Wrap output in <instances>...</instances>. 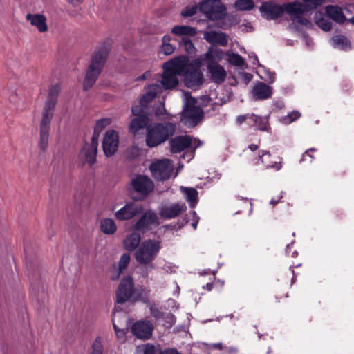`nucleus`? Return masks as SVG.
Listing matches in <instances>:
<instances>
[{"instance_id":"f257e3e1","label":"nucleus","mask_w":354,"mask_h":354,"mask_svg":"<svg viewBox=\"0 0 354 354\" xmlns=\"http://www.w3.org/2000/svg\"><path fill=\"white\" fill-rule=\"evenodd\" d=\"M303 1L304 3L293 2L285 4L283 6L272 1H266L262 3L260 12L264 18L272 20L280 17L284 11H286L293 22L310 27L312 25L311 22L303 15L324 3L325 0H303Z\"/></svg>"},{"instance_id":"f03ea898","label":"nucleus","mask_w":354,"mask_h":354,"mask_svg":"<svg viewBox=\"0 0 354 354\" xmlns=\"http://www.w3.org/2000/svg\"><path fill=\"white\" fill-rule=\"evenodd\" d=\"M186 66L187 62L184 55L176 57L165 62L160 81L162 87L165 90L174 88L179 83L178 77L181 76Z\"/></svg>"},{"instance_id":"7ed1b4c3","label":"nucleus","mask_w":354,"mask_h":354,"mask_svg":"<svg viewBox=\"0 0 354 354\" xmlns=\"http://www.w3.org/2000/svg\"><path fill=\"white\" fill-rule=\"evenodd\" d=\"M176 125L170 122L150 124L147 127L145 142L149 147H156L174 135Z\"/></svg>"},{"instance_id":"20e7f679","label":"nucleus","mask_w":354,"mask_h":354,"mask_svg":"<svg viewBox=\"0 0 354 354\" xmlns=\"http://www.w3.org/2000/svg\"><path fill=\"white\" fill-rule=\"evenodd\" d=\"M108 54V48L102 46L93 55L83 83L85 91L91 88L95 83L105 64Z\"/></svg>"},{"instance_id":"39448f33","label":"nucleus","mask_w":354,"mask_h":354,"mask_svg":"<svg viewBox=\"0 0 354 354\" xmlns=\"http://www.w3.org/2000/svg\"><path fill=\"white\" fill-rule=\"evenodd\" d=\"M160 248L159 241L151 239L144 241L136 250L135 259L140 265L153 268L152 262L156 258Z\"/></svg>"},{"instance_id":"423d86ee","label":"nucleus","mask_w":354,"mask_h":354,"mask_svg":"<svg viewBox=\"0 0 354 354\" xmlns=\"http://www.w3.org/2000/svg\"><path fill=\"white\" fill-rule=\"evenodd\" d=\"M187 66L181 76L184 77L185 84L187 88H198L203 82V75L200 70L201 62L196 59L189 62L185 56Z\"/></svg>"},{"instance_id":"0eeeda50","label":"nucleus","mask_w":354,"mask_h":354,"mask_svg":"<svg viewBox=\"0 0 354 354\" xmlns=\"http://www.w3.org/2000/svg\"><path fill=\"white\" fill-rule=\"evenodd\" d=\"M195 99L187 96L183 107L181 120L188 127L196 126L203 115L202 109L195 106Z\"/></svg>"},{"instance_id":"6e6552de","label":"nucleus","mask_w":354,"mask_h":354,"mask_svg":"<svg viewBox=\"0 0 354 354\" xmlns=\"http://www.w3.org/2000/svg\"><path fill=\"white\" fill-rule=\"evenodd\" d=\"M202 144V141L192 138L190 136H179L169 141V148L172 153H177L190 147L192 149V153L189 159H191L194 156V152L196 149L201 146Z\"/></svg>"},{"instance_id":"1a4fd4ad","label":"nucleus","mask_w":354,"mask_h":354,"mask_svg":"<svg viewBox=\"0 0 354 354\" xmlns=\"http://www.w3.org/2000/svg\"><path fill=\"white\" fill-rule=\"evenodd\" d=\"M199 10L209 19H221L225 14L226 8L219 0H203Z\"/></svg>"},{"instance_id":"9d476101","label":"nucleus","mask_w":354,"mask_h":354,"mask_svg":"<svg viewBox=\"0 0 354 354\" xmlns=\"http://www.w3.org/2000/svg\"><path fill=\"white\" fill-rule=\"evenodd\" d=\"M150 170L155 179L164 181L171 177L174 165L171 160L169 159L159 160L151 165Z\"/></svg>"},{"instance_id":"9b49d317","label":"nucleus","mask_w":354,"mask_h":354,"mask_svg":"<svg viewBox=\"0 0 354 354\" xmlns=\"http://www.w3.org/2000/svg\"><path fill=\"white\" fill-rule=\"evenodd\" d=\"M204 56L208 61L207 68L212 81L216 84L223 83L226 77V71L221 65L213 60L212 50L209 49Z\"/></svg>"},{"instance_id":"f8f14e48","label":"nucleus","mask_w":354,"mask_h":354,"mask_svg":"<svg viewBox=\"0 0 354 354\" xmlns=\"http://www.w3.org/2000/svg\"><path fill=\"white\" fill-rule=\"evenodd\" d=\"M153 330V324L149 320L137 321L131 327L133 335L141 340H148L151 339Z\"/></svg>"},{"instance_id":"ddd939ff","label":"nucleus","mask_w":354,"mask_h":354,"mask_svg":"<svg viewBox=\"0 0 354 354\" xmlns=\"http://www.w3.org/2000/svg\"><path fill=\"white\" fill-rule=\"evenodd\" d=\"M143 211L141 205L129 202L114 213L115 218L120 221L131 220Z\"/></svg>"},{"instance_id":"4468645a","label":"nucleus","mask_w":354,"mask_h":354,"mask_svg":"<svg viewBox=\"0 0 354 354\" xmlns=\"http://www.w3.org/2000/svg\"><path fill=\"white\" fill-rule=\"evenodd\" d=\"M187 210L184 203H165L158 207L159 215L165 219H172Z\"/></svg>"},{"instance_id":"2eb2a0df","label":"nucleus","mask_w":354,"mask_h":354,"mask_svg":"<svg viewBox=\"0 0 354 354\" xmlns=\"http://www.w3.org/2000/svg\"><path fill=\"white\" fill-rule=\"evenodd\" d=\"M159 224V218L157 214L152 210H147L135 223L134 229L138 231L145 232L153 227L158 226Z\"/></svg>"},{"instance_id":"dca6fc26","label":"nucleus","mask_w":354,"mask_h":354,"mask_svg":"<svg viewBox=\"0 0 354 354\" xmlns=\"http://www.w3.org/2000/svg\"><path fill=\"white\" fill-rule=\"evenodd\" d=\"M134 291L133 279L127 276L124 278L118 286L116 292V301L118 304L126 302L133 295Z\"/></svg>"},{"instance_id":"f3484780","label":"nucleus","mask_w":354,"mask_h":354,"mask_svg":"<svg viewBox=\"0 0 354 354\" xmlns=\"http://www.w3.org/2000/svg\"><path fill=\"white\" fill-rule=\"evenodd\" d=\"M60 91L61 86L59 84H55L50 88L47 99L43 107L42 115L50 117L53 116Z\"/></svg>"},{"instance_id":"a211bd4d","label":"nucleus","mask_w":354,"mask_h":354,"mask_svg":"<svg viewBox=\"0 0 354 354\" xmlns=\"http://www.w3.org/2000/svg\"><path fill=\"white\" fill-rule=\"evenodd\" d=\"M119 136L115 130H109L106 132L103 141L102 149L105 156L110 157L115 154L118 148Z\"/></svg>"},{"instance_id":"6ab92c4d","label":"nucleus","mask_w":354,"mask_h":354,"mask_svg":"<svg viewBox=\"0 0 354 354\" xmlns=\"http://www.w3.org/2000/svg\"><path fill=\"white\" fill-rule=\"evenodd\" d=\"M131 185L134 190L143 196H146L151 192L154 187L152 180L146 176L138 175L135 177Z\"/></svg>"},{"instance_id":"aec40b11","label":"nucleus","mask_w":354,"mask_h":354,"mask_svg":"<svg viewBox=\"0 0 354 354\" xmlns=\"http://www.w3.org/2000/svg\"><path fill=\"white\" fill-rule=\"evenodd\" d=\"M52 118L53 117L42 115L39 126V147L42 151H45L48 147L49 131Z\"/></svg>"},{"instance_id":"412c9836","label":"nucleus","mask_w":354,"mask_h":354,"mask_svg":"<svg viewBox=\"0 0 354 354\" xmlns=\"http://www.w3.org/2000/svg\"><path fill=\"white\" fill-rule=\"evenodd\" d=\"M26 19L30 24L36 28L40 33L46 32L48 30L46 17L41 13H28Z\"/></svg>"},{"instance_id":"4be33fe9","label":"nucleus","mask_w":354,"mask_h":354,"mask_svg":"<svg viewBox=\"0 0 354 354\" xmlns=\"http://www.w3.org/2000/svg\"><path fill=\"white\" fill-rule=\"evenodd\" d=\"M272 88L266 84L259 82L252 90V95L255 100H263L271 97Z\"/></svg>"},{"instance_id":"5701e85b","label":"nucleus","mask_w":354,"mask_h":354,"mask_svg":"<svg viewBox=\"0 0 354 354\" xmlns=\"http://www.w3.org/2000/svg\"><path fill=\"white\" fill-rule=\"evenodd\" d=\"M97 146L98 140L91 138V143L86 144L81 151V154L84 156L85 161L90 165H93L96 161Z\"/></svg>"},{"instance_id":"b1692460","label":"nucleus","mask_w":354,"mask_h":354,"mask_svg":"<svg viewBox=\"0 0 354 354\" xmlns=\"http://www.w3.org/2000/svg\"><path fill=\"white\" fill-rule=\"evenodd\" d=\"M204 39L209 44H218L221 46L227 45V35L222 32L206 31L204 33Z\"/></svg>"},{"instance_id":"393cba45","label":"nucleus","mask_w":354,"mask_h":354,"mask_svg":"<svg viewBox=\"0 0 354 354\" xmlns=\"http://www.w3.org/2000/svg\"><path fill=\"white\" fill-rule=\"evenodd\" d=\"M171 32L176 36L180 37L181 39H189L196 35V30L195 28L189 26L176 25L171 28Z\"/></svg>"},{"instance_id":"a878e982","label":"nucleus","mask_w":354,"mask_h":354,"mask_svg":"<svg viewBox=\"0 0 354 354\" xmlns=\"http://www.w3.org/2000/svg\"><path fill=\"white\" fill-rule=\"evenodd\" d=\"M149 118L147 115H142L133 118L129 124V131L133 135H136L138 131L149 125Z\"/></svg>"},{"instance_id":"bb28decb","label":"nucleus","mask_w":354,"mask_h":354,"mask_svg":"<svg viewBox=\"0 0 354 354\" xmlns=\"http://www.w3.org/2000/svg\"><path fill=\"white\" fill-rule=\"evenodd\" d=\"M162 91V87L158 84H151L148 86L146 93L144 94L140 100V103H143L147 106L148 103L156 97L157 94Z\"/></svg>"},{"instance_id":"cd10ccee","label":"nucleus","mask_w":354,"mask_h":354,"mask_svg":"<svg viewBox=\"0 0 354 354\" xmlns=\"http://www.w3.org/2000/svg\"><path fill=\"white\" fill-rule=\"evenodd\" d=\"M326 12L328 16L337 23L342 24L346 20L345 15L339 7L328 6L326 7Z\"/></svg>"},{"instance_id":"c85d7f7f","label":"nucleus","mask_w":354,"mask_h":354,"mask_svg":"<svg viewBox=\"0 0 354 354\" xmlns=\"http://www.w3.org/2000/svg\"><path fill=\"white\" fill-rule=\"evenodd\" d=\"M180 191L184 194L185 198L190 207H194L198 201L197 190L192 187H180Z\"/></svg>"},{"instance_id":"c756f323","label":"nucleus","mask_w":354,"mask_h":354,"mask_svg":"<svg viewBox=\"0 0 354 354\" xmlns=\"http://www.w3.org/2000/svg\"><path fill=\"white\" fill-rule=\"evenodd\" d=\"M141 237L138 233L133 232L128 235L124 240V248L128 251L135 250L140 243Z\"/></svg>"},{"instance_id":"7c9ffc66","label":"nucleus","mask_w":354,"mask_h":354,"mask_svg":"<svg viewBox=\"0 0 354 354\" xmlns=\"http://www.w3.org/2000/svg\"><path fill=\"white\" fill-rule=\"evenodd\" d=\"M118 227L112 218H104L100 221V230L106 235H112L117 231Z\"/></svg>"},{"instance_id":"2f4dec72","label":"nucleus","mask_w":354,"mask_h":354,"mask_svg":"<svg viewBox=\"0 0 354 354\" xmlns=\"http://www.w3.org/2000/svg\"><path fill=\"white\" fill-rule=\"evenodd\" d=\"M327 15L317 12L315 15V21L317 25L324 31H328L331 29L332 23Z\"/></svg>"},{"instance_id":"473e14b6","label":"nucleus","mask_w":354,"mask_h":354,"mask_svg":"<svg viewBox=\"0 0 354 354\" xmlns=\"http://www.w3.org/2000/svg\"><path fill=\"white\" fill-rule=\"evenodd\" d=\"M333 47L341 50H347L351 48L350 41L343 35H336L331 39Z\"/></svg>"},{"instance_id":"72a5a7b5","label":"nucleus","mask_w":354,"mask_h":354,"mask_svg":"<svg viewBox=\"0 0 354 354\" xmlns=\"http://www.w3.org/2000/svg\"><path fill=\"white\" fill-rule=\"evenodd\" d=\"M111 123V120L110 118H102L98 120L95 124L93 133L91 138H93L94 140H98L101 131Z\"/></svg>"},{"instance_id":"f704fd0d","label":"nucleus","mask_w":354,"mask_h":354,"mask_svg":"<svg viewBox=\"0 0 354 354\" xmlns=\"http://www.w3.org/2000/svg\"><path fill=\"white\" fill-rule=\"evenodd\" d=\"M171 40L169 35H165L162 39L161 53L165 55H170L175 50V46L170 44Z\"/></svg>"},{"instance_id":"c9c22d12","label":"nucleus","mask_w":354,"mask_h":354,"mask_svg":"<svg viewBox=\"0 0 354 354\" xmlns=\"http://www.w3.org/2000/svg\"><path fill=\"white\" fill-rule=\"evenodd\" d=\"M129 262H130V255L129 254H123L121 256L119 263H118L119 268L117 270V274L115 276L111 277V280H113V281L117 280L119 278V277L122 272V270L123 269L126 268V267L129 265Z\"/></svg>"},{"instance_id":"e433bc0d","label":"nucleus","mask_w":354,"mask_h":354,"mask_svg":"<svg viewBox=\"0 0 354 354\" xmlns=\"http://www.w3.org/2000/svg\"><path fill=\"white\" fill-rule=\"evenodd\" d=\"M251 120L254 122L258 129L261 131H268L269 129L268 119L266 118L258 116L254 113L251 114Z\"/></svg>"},{"instance_id":"4c0bfd02","label":"nucleus","mask_w":354,"mask_h":354,"mask_svg":"<svg viewBox=\"0 0 354 354\" xmlns=\"http://www.w3.org/2000/svg\"><path fill=\"white\" fill-rule=\"evenodd\" d=\"M254 6L252 0H236L234 3V8L239 11L250 10Z\"/></svg>"},{"instance_id":"58836bf2","label":"nucleus","mask_w":354,"mask_h":354,"mask_svg":"<svg viewBox=\"0 0 354 354\" xmlns=\"http://www.w3.org/2000/svg\"><path fill=\"white\" fill-rule=\"evenodd\" d=\"M180 47L189 55H194L196 53V48L190 39H181L179 41Z\"/></svg>"},{"instance_id":"ea45409f","label":"nucleus","mask_w":354,"mask_h":354,"mask_svg":"<svg viewBox=\"0 0 354 354\" xmlns=\"http://www.w3.org/2000/svg\"><path fill=\"white\" fill-rule=\"evenodd\" d=\"M268 156V158L270 156V153L268 151H259V157L261 160V162L265 165L267 168H274L277 170H279L281 168L280 162H275L274 164H270L267 162L266 160L263 158L264 156Z\"/></svg>"},{"instance_id":"a19ab883","label":"nucleus","mask_w":354,"mask_h":354,"mask_svg":"<svg viewBox=\"0 0 354 354\" xmlns=\"http://www.w3.org/2000/svg\"><path fill=\"white\" fill-rule=\"evenodd\" d=\"M140 353H142V354H164L165 350L161 351L159 346H156L150 344H146L143 346Z\"/></svg>"},{"instance_id":"79ce46f5","label":"nucleus","mask_w":354,"mask_h":354,"mask_svg":"<svg viewBox=\"0 0 354 354\" xmlns=\"http://www.w3.org/2000/svg\"><path fill=\"white\" fill-rule=\"evenodd\" d=\"M147 106L143 103H140L138 105H135L131 109L132 115L136 117H141L142 115H147Z\"/></svg>"},{"instance_id":"37998d69","label":"nucleus","mask_w":354,"mask_h":354,"mask_svg":"<svg viewBox=\"0 0 354 354\" xmlns=\"http://www.w3.org/2000/svg\"><path fill=\"white\" fill-rule=\"evenodd\" d=\"M229 62L236 66H243L245 64L244 59L242 57L236 53H230L228 55Z\"/></svg>"},{"instance_id":"c03bdc74","label":"nucleus","mask_w":354,"mask_h":354,"mask_svg":"<svg viewBox=\"0 0 354 354\" xmlns=\"http://www.w3.org/2000/svg\"><path fill=\"white\" fill-rule=\"evenodd\" d=\"M90 354H103V346L100 337H97L93 342Z\"/></svg>"},{"instance_id":"a18cd8bd","label":"nucleus","mask_w":354,"mask_h":354,"mask_svg":"<svg viewBox=\"0 0 354 354\" xmlns=\"http://www.w3.org/2000/svg\"><path fill=\"white\" fill-rule=\"evenodd\" d=\"M301 116V113L297 111H293L291 113H289L286 116L281 118V122L285 124H290L292 122H295L296 120L299 118Z\"/></svg>"},{"instance_id":"49530a36","label":"nucleus","mask_w":354,"mask_h":354,"mask_svg":"<svg viewBox=\"0 0 354 354\" xmlns=\"http://www.w3.org/2000/svg\"><path fill=\"white\" fill-rule=\"evenodd\" d=\"M149 309H150V312H151L152 317L156 320H159L160 319L164 318V316H165L164 313L162 311H161V310L159 308L156 306L155 304H151L149 306Z\"/></svg>"},{"instance_id":"de8ad7c7","label":"nucleus","mask_w":354,"mask_h":354,"mask_svg":"<svg viewBox=\"0 0 354 354\" xmlns=\"http://www.w3.org/2000/svg\"><path fill=\"white\" fill-rule=\"evenodd\" d=\"M164 326L167 328H171L176 323V317L171 313H168L164 316Z\"/></svg>"},{"instance_id":"09e8293b","label":"nucleus","mask_w":354,"mask_h":354,"mask_svg":"<svg viewBox=\"0 0 354 354\" xmlns=\"http://www.w3.org/2000/svg\"><path fill=\"white\" fill-rule=\"evenodd\" d=\"M198 7L196 6H187L182 11L181 15L185 17H191L196 13Z\"/></svg>"},{"instance_id":"8fccbe9b","label":"nucleus","mask_w":354,"mask_h":354,"mask_svg":"<svg viewBox=\"0 0 354 354\" xmlns=\"http://www.w3.org/2000/svg\"><path fill=\"white\" fill-rule=\"evenodd\" d=\"M115 315H114V317L113 318V325L115 332L118 338H123L125 335V331L124 329H120L118 328V326L116 325V324L115 322Z\"/></svg>"},{"instance_id":"3c124183","label":"nucleus","mask_w":354,"mask_h":354,"mask_svg":"<svg viewBox=\"0 0 354 354\" xmlns=\"http://www.w3.org/2000/svg\"><path fill=\"white\" fill-rule=\"evenodd\" d=\"M265 80L269 83H273L275 80V74L270 71H266Z\"/></svg>"},{"instance_id":"603ef678","label":"nucleus","mask_w":354,"mask_h":354,"mask_svg":"<svg viewBox=\"0 0 354 354\" xmlns=\"http://www.w3.org/2000/svg\"><path fill=\"white\" fill-rule=\"evenodd\" d=\"M247 119H251V114L248 113L245 115H239L236 118V122L239 124L244 122Z\"/></svg>"},{"instance_id":"864d4df0","label":"nucleus","mask_w":354,"mask_h":354,"mask_svg":"<svg viewBox=\"0 0 354 354\" xmlns=\"http://www.w3.org/2000/svg\"><path fill=\"white\" fill-rule=\"evenodd\" d=\"M316 151V149L314 148V147H312V148H310L308 149H307L304 153L302 155V158L301 160V161H304L306 160V155H308L309 153L312 152V151Z\"/></svg>"},{"instance_id":"5fc2aeb1","label":"nucleus","mask_w":354,"mask_h":354,"mask_svg":"<svg viewBox=\"0 0 354 354\" xmlns=\"http://www.w3.org/2000/svg\"><path fill=\"white\" fill-rule=\"evenodd\" d=\"M164 354H180L176 349L168 348L165 350Z\"/></svg>"},{"instance_id":"6e6d98bb","label":"nucleus","mask_w":354,"mask_h":354,"mask_svg":"<svg viewBox=\"0 0 354 354\" xmlns=\"http://www.w3.org/2000/svg\"><path fill=\"white\" fill-rule=\"evenodd\" d=\"M149 74H150L149 71H147L141 76L138 77L137 80H139V81L143 80L146 79L147 77H148L149 75Z\"/></svg>"},{"instance_id":"4d7b16f0","label":"nucleus","mask_w":354,"mask_h":354,"mask_svg":"<svg viewBox=\"0 0 354 354\" xmlns=\"http://www.w3.org/2000/svg\"><path fill=\"white\" fill-rule=\"evenodd\" d=\"M250 151H256L258 148H259V146L256 144H251L248 146V147Z\"/></svg>"},{"instance_id":"13d9d810","label":"nucleus","mask_w":354,"mask_h":354,"mask_svg":"<svg viewBox=\"0 0 354 354\" xmlns=\"http://www.w3.org/2000/svg\"><path fill=\"white\" fill-rule=\"evenodd\" d=\"M250 57L254 59V61L252 62L254 64H256L259 62L258 57L254 53H252Z\"/></svg>"},{"instance_id":"bf43d9fd","label":"nucleus","mask_w":354,"mask_h":354,"mask_svg":"<svg viewBox=\"0 0 354 354\" xmlns=\"http://www.w3.org/2000/svg\"><path fill=\"white\" fill-rule=\"evenodd\" d=\"M281 198H282V196L281 195V196L279 197V199H278V200H277V201H276V200H274V199H272V200L270 201V204H272V205H277V204L279 203V200H280Z\"/></svg>"},{"instance_id":"052dcab7","label":"nucleus","mask_w":354,"mask_h":354,"mask_svg":"<svg viewBox=\"0 0 354 354\" xmlns=\"http://www.w3.org/2000/svg\"><path fill=\"white\" fill-rule=\"evenodd\" d=\"M214 347L219 350H221L223 348V345L221 343H217L214 345Z\"/></svg>"},{"instance_id":"680f3d73","label":"nucleus","mask_w":354,"mask_h":354,"mask_svg":"<svg viewBox=\"0 0 354 354\" xmlns=\"http://www.w3.org/2000/svg\"><path fill=\"white\" fill-rule=\"evenodd\" d=\"M148 274H149L148 270L147 268H145V270L142 271V276L144 277H146L148 276Z\"/></svg>"},{"instance_id":"e2e57ef3","label":"nucleus","mask_w":354,"mask_h":354,"mask_svg":"<svg viewBox=\"0 0 354 354\" xmlns=\"http://www.w3.org/2000/svg\"><path fill=\"white\" fill-rule=\"evenodd\" d=\"M198 222V218L196 219V221H194V222L192 223V226L194 227V229H196V226H197Z\"/></svg>"},{"instance_id":"0e129e2a","label":"nucleus","mask_w":354,"mask_h":354,"mask_svg":"<svg viewBox=\"0 0 354 354\" xmlns=\"http://www.w3.org/2000/svg\"><path fill=\"white\" fill-rule=\"evenodd\" d=\"M245 28H247V30L251 31L252 30V26L250 23L245 25Z\"/></svg>"},{"instance_id":"69168bd1","label":"nucleus","mask_w":354,"mask_h":354,"mask_svg":"<svg viewBox=\"0 0 354 354\" xmlns=\"http://www.w3.org/2000/svg\"><path fill=\"white\" fill-rule=\"evenodd\" d=\"M212 286H212V284H211V283H207V284H206V287H207V289L208 290H212Z\"/></svg>"},{"instance_id":"338daca9","label":"nucleus","mask_w":354,"mask_h":354,"mask_svg":"<svg viewBox=\"0 0 354 354\" xmlns=\"http://www.w3.org/2000/svg\"><path fill=\"white\" fill-rule=\"evenodd\" d=\"M306 156H308L310 158V162H312V160L314 158V157L310 153H308V155H306Z\"/></svg>"},{"instance_id":"774afa93","label":"nucleus","mask_w":354,"mask_h":354,"mask_svg":"<svg viewBox=\"0 0 354 354\" xmlns=\"http://www.w3.org/2000/svg\"><path fill=\"white\" fill-rule=\"evenodd\" d=\"M349 21H351V24L354 25V16L352 18H351Z\"/></svg>"}]
</instances>
